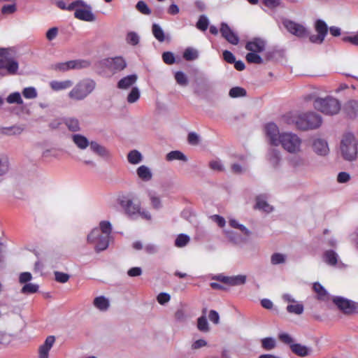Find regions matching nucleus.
Returning <instances> with one entry per match:
<instances>
[{"label":"nucleus","instance_id":"obj_1","mask_svg":"<svg viewBox=\"0 0 358 358\" xmlns=\"http://www.w3.org/2000/svg\"><path fill=\"white\" fill-rule=\"evenodd\" d=\"M112 225L108 221H101L99 227L94 228L87 236V243L94 246L97 252L105 250L109 245Z\"/></svg>","mask_w":358,"mask_h":358},{"label":"nucleus","instance_id":"obj_2","mask_svg":"<svg viewBox=\"0 0 358 358\" xmlns=\"http://www.w3.org/2000/svg\"><path fill=\"white\" fill-rule=\"evenodd\" d=\"M287 122L295 125L299 129L306 131L318 128L322 124V117L313 112L296 113L289 117Z\"/></svg>","mask_w":358,"mask_h":358},{"label":"nucleus","instance_id":"obj_3","mask_svg":"<svg viewBox=\"0 0 358 358\" xmlns=\"http://www.w3.org/2000/svg\"><path fill=\"white\" fill-rule=\"evenodd\" d=\"M119 203L125 215L131 219L136 220L138 217L146 220H151L150 213L142 208L141 204L134 203L130 195H124L119 198Z\"/></svg>","mask_w":358,"mask_h":358},{"label":"nucleus","instance_id":"obj_4","mask_svg":"<svg viewBox=\"0 0 358 358\" xmlns=\"http://www.w3.org/2000/svg\"><path fill=\"white\" fill-rule=\"evenodd\" d=\"M340 152L342 157L348 162H353L358 157V142L352 133L345 134L340 143Z\"/></svg>","mask_w":358,"mask_h":358},{"label":"nucleus","instance_id":"obj_5","mask_svg":"<svg viewBox=\"0 0 358 358\" xmlns=\"http://www.w3.org/2000/svg\"><path fill=\"white\" fill-rule=\"evenodd\" d=\"M96 82L90 78H85L78 82L68 93V97L75 101H83L96 88Z\"/></svg>","mask_w":358,"mask_h":358},{"label":"nucleus","instance_id":"obj_6","mask_svg":"<svg viewBox=\"0 0 358 358\" xmlns=\"http://www.w3.org/2000/svg\"><path fill=\"white\" fill-rule=\"evenodd\" d=\"M71 140L80 150H85L90 146L91 151L97 155L103 158L110 157V152L106 147L98 143L96 141L90 142L88 139L82 134H76L72 135Z\"/></svg>","mask_w":358,"mask_h":358},{"label":"nucleus","instance_id":"obj_7","mask_svg":"<svg viewBox=\"0 0 358 358\" xmlns=\"http://www.w3.org/2000/svg\"><path fill=\"white\" fill-rule=\"evenodd\" d=\"M290 154L297 155L301 152L302 140L292 132H282L280 135L279 145Z\"/></svg>","mask_w":358,"mask_h":358},{"label":"nucleus","instance_id":"obj_8","mask_svg":"<svg viewBox=\"0 0 358 358\" xmlns=\"http://www.w3.org/2000/svg\"><path fill=\"white\" fill-rule=\"evenodd\" d=\"M308 99H314V108L326 115H335L338 113L341 109L339 101L331 96H327L324 99L309 97Z\"/></svg>","mask_w":358,"mask_h":358},{"label":"nucleus","instance_id":"obj_9","mask_svg":"<svg viewBox=\"0 0 358 358\" xmlns=\"http://www.w3.org/2000/svg\"><path fill=\"white\" fill-rule=\"evenodd\" d=\"M18 69V62L10 55L8 50L0 48V75H15Z\"/></svg>","mask_w":358,"mask_h":358},{"label":"nucleus","instance_id":"obj_10","mask_svg":"<svg viewBox=\"0 0 358 358\" xmlns=\"http://www.w3.org/2000/svg\"><path fill=\"white\" fill-rule=\"evenodd\" d=\"M70 9H73L74 17L86 22H94L96 17L92 11V7L83 0H75L71 2Z\"/></svg>","mask_w":358,"mask_h":358},{"label":"nucleus","instance_id":"obj_11","mask_svg":"<svg viewBox=\"0 0 358 358\" xmlns=\"http://www.w3.org/2000/svg\"><path fill=\"white\" fill-rule=\"evenodd\" d=\"M90 66V62L85 59L70 60L65 62H60L55 64L56 70L66 71L71 69H82Z\"/></svg>","mask_w":358,"mask_h":358},{"label":"nucleus","instance_id":"obj_12","mask_svg":"<svg viewBox=\"0 0 358 358\" xmlns=\"http://www.w3.org/2000/svg\"><path fill=\"white\" fill-rule=\"evenodd\" d=\"M103 66L113 73L121 71L127 66V62L122 57H109L101 62Z\"/></svg>","mask_w":358,"mask_h":358},{"label":"nucleus","instance_id":"obj_13","mask_svg":"<svg viewBox=\"0 0 358 358\" xmlns=\"http://www.w3.org/2000/svg\"><path fill=\"white\" fill-rule=\"evenodd\" d=\"M283 25L286 29L293 35L298 37H304L308 34L306 27L296 22L289 20L283 21Z\"/></svg>","mask_w":358,"mask_h":358},{"label":"nucleus","instance_id":"obj_14","mask_svg":"<svg viewBox=\"0 0 358 358\" xmlns=\"http://www.w3.org/2000/svg\"><path fill=\"white\" fill-rule=\"evenodd\" d=\"M265 131L270 144L279 145L281 133L279 132L278 126L273 122L268 123L265 127Z\"/></svg>","mask_w":358,"mask_h":358},{"label":"nucleus","instance_id":"obj_15","mask_svg":"<svg viewBox=\"0 0 358 358\" xmlns=\"http://www.w3.org/2000/svg\"><path fill=\"white\" fill-rule=\"evenodd\" d=\"M220 32L222 36L231 44L237 45L239 42L238 36L225 23H221Z\"/></svg>","mask_w":358,"mask_h":358},{"label":"nucleus","instance_id":"obj_16","mask_svg":"<svg viewBox=\"0 0 358 358\" xmlns=\"http://www.w3.org/2000/svg\"><path fill=\"white\" fill-rule=\"evenodd\" d=\"M333 301L345 313H350L355 309V303L343 297H334Z\"/></svg>","mask_w":358,"mask_h":358},{"label":"nucleus","instance_id":"obj_17","mask_svg":"<svg viewBox=\"0 0 358 358\" xmlns=\"http://www.w3.org/2000/svg\"><path fill=\"white\" fill-rule=\"evenodd\" d=\"M266 43L264 40L256 38L248 41L245 45V49L250 52L259 53L265 50Z\"/></svg>","mask_w":358,"mask_h":358},{"label":"nucleus","instance_id":"obj_18","mask_svg":"<svg viewBox=\"0 0 358 358\" xmlns=\"http://www.w3.org/2000/svg\"><path fill=\"white\" fill-rule=\"evenodd\" d=\"M55 342V338L53 336H49L46 338L43 344L38 348L39 358H48L49 351Z\"/></svg>","mask_w":358,"mask_h":358},{"label":"nucleus","instance_id":"obj_19","mask_svg":"<svg viewBox=\"0 0 358 358\" xmlns=\"http://www.w3.org/2000/svg\"><path fill=\"white\" fill-rule=\"evenodd\" d=\"M223 233L227 240L234 245H241L247 241L246 238H244L243 236L234 231L224 229L223 230Z\"/></svg>","mask_w":358,"mask_h":358},{"label":"nucleus","instance_id":"obj_20","mask_svg":"<svg viewBox=\"0 0 358 358\" xmlns=\"http://www.w3.org/2000/svg\"><path fill=\"white\" fill-rule=\"evenodd\" d=\"M313 149L315 153L321 156H325L329 152L327 142L322 138L315 139L313 143Z\"/></svg>","mask_w":358,"mask_h":358},{"label":"nucleus","instance_id":"obj_21","mask_svg":"<svg viewBox=\"0 0 358 358\" xmlns=\"http://www.w3.org/2000/svg\"><path fill=\"white\" fill-rule=\"evenodd\" d=\"M267 159L273 166H278L282 160L280 151L276 148H269L267 153Z\"/></svg>","mask_w":358,"mask_h":358},{"label":"nucleus","instance_id":"obj_22","mask_svg":"<svg viewBox=\"0 0 358 358\" xmlns=\"http://www.w3.org/2000/svg\"><path fill=\"white\" fill-rule=\"evenodd\" d=\"M73 83L71 80H52L50 83L51 89L54 91H62L71 88Z\"/></svg>","mask_w":358,"mask_h":358},{"label":"nucleus","instance_id":"obj_23","mask_svg":"<svg viewBox=\"0 0 358 358\" xmlns=\"http://www.w3.org/2000/svg\"><path fill=\"white\" fill-rule=\"evenodd\" d=\"M138 77L136 74L129 75L120 79L117 83V87L122 90H127L136 83Z\"/></svg>","mask_w":358,"mask_h":358},{"label":"nucleus","instance_id":"obj_24","mask_svg":"<svg viewBox=\"0 0 358 358\" xmlns=\"http://www.w3.org/2000/svg\"><path fill=\"white\" fill-rule=\"evenodd\" d=\"M138 177L144 182L151 180L152 173L149 167L145 165H141L136 169Z\"/></svg>","mask_w":358,"mask_h":358},{"label":"nucleus","instance_id":"obj_25","mask_svg":"<svg viewBox=\"0 0 358 358\" xmlns=\"http://www.w3.org/2000/svg\"><path fill=\"white\" fill-rule=\"evenodd\" d=\"M148 196L152 208L159 210L162 208V201L159 194L152 190L148 191Z\"/></svg>","mask_w":358,"mask_h":358},{"label":"nucleus","instance_id":"obj_26","mask_svg":"<svg viewBox=\"0 0 358 358\" xmlns=\"http://www.w3.org/2000/svg\"><path fill=\"white\" fill-rule=\"evenodd\" d=\"M255 208L266 213H270L273 210L272 206L267 203L266 196L264 195L257 196Z\"/></svg>","mask_w":358,"mask_h":358},{"label":"nucleus","instance_id":"obj_27","mask_svg":"<svg viewBox=\"0 0 358 358\" xmlns=\"http://www.w3.org/2000/svg\"><path fill=\"white\" fill-rule=\"evenodd\" d=\"M290 348L294 353L301 357L308 356L312 352L311 348L299 343L292 344Z\"/></svg>","mask_w":358,"mask_h":358},{"label":"nucleus","instance_id":"obj_28","mask_svg":"<svg viewBox=\"0 0 358 358\" xmlns=\"http://www.w3.org/2000/svg\"><path fill=\"white\" fill-rule=\"evenodd\" d=\"M344 110L350 117H355L358 113V102L355 100L348 101L345 106Z\"/></svg>","mask_w":358,"mask_h":358},{"label":"nucleus","instance_id":"obj_29","mask_svg":"<svg viewBox=\"0 0 358 358\" xmlns=\"http://www.w3.org/2000/svg\"><path fill=\"white\" fill-rule=\"evenodd\" d=\"M93 305L95 308L101 311H106L108 310L110 303L108 299L105 296H97L94 299Z\"/></svg>","mask_w":358,"mask_h":358},{"label":"nucleus","instance_id":"obj_30","mask_svg":"<svg viewBox=\"0 0 358 358\" xmlns=\"http://www.w3.org/2000/svg\"><path fill=\"white\" fill-rule=\"evenodd\" d=\"M24 128L22 126L14 125L9 127H3L1 129V134L6 136H18L20 135Z\"/></svg>","mask_w":358,"mask_h":358},{"label":"nucleus","instance_id":"obj_31","mask_svg":"<svg viewBox=\"0 0 358 358\" xmlns=\"http://www.w3.org/2000/svg\"><path fill=\"white\" fill-rule=\"evenodd\" d=\"M289 163L296 170L302 169L306 165L305 159L299 155L292 157L289 160Z\"/></svg>","mask_w":358,"mask_h":358},{"label":"nucleus","instance_id":"obj_32","mask_svg":"<svg viewBox=\"0 0 358 358\" xmlns=\"http://www.w3.org/2000/svg\"><path fill=\"white\" fill-rule=\"evenodd\" d=\"M324 261L330 266H336L338 263V255L334 250H327L324 253Z\"/></svg>","mask_w":358,"mask_h":358},{"label":"nucleus","instance_id":"obj_33","mask_svg":"<svg viewBox=\"0 0 358 358\" xmlns=\"http://www.w3.org/2000/svg\"><path fill=\"white\" fill-rule=\"evenodd\" d=\"M127 160L131 164H138L142 162L143 155L139 151L133 150L128 153Z\"/></svg>","mask_w":358,"mask_h":358},{"label":"nucleus","instance_id":"obj_34","mask_svg":"<svg viewBox=\"0 0 358 358\" xmlns=\"http://www.w3.org/2000/svg\"><path fill=\"white\" fill-rule=\"evenodd\" d=\"M152 32L155 38L159 41V42H164L166 39V36L164 34V32L162 27L155 23L152 26Z\"/></svg>","mask_w":358,"mask_h":358},{"label":"nucleus","instance_id":"obj_35","mask_svg":"<svg viewBox=\"0 0 358 358\" xmlns=\"http://www.w3.org/2000/svg\"><path fill=\"white\" fill-rule=\"evenodd\" d=\"M286 310L289 313L301 315L303 313L304 308L301 303L296 301V303L288 305Z\"/></svg>","mask_w":358,"mask_h":358},{"label":"nucleus","instance_id":"obj_36","mask_svg":"<svg viewBox=\"0 0 358 358\" xmlns=\"http://www.w3.org/2000/svg\"><path fill=\"white\" fill-rule=\"evenodd\" d=\"M166 159L167 161H173V160H181L183 162H187V157L180 151L175 150L169 152L166 155Z\"/></svg>","mask_w":358,"mask_h":358},{"label":"nucleus","instance_id":"obj_37","mask_svg":"<svg viewBox=\"0 0 358 358\" xmlns=\"http://www.w3.org/2000/svg\"><path fill=\"white\" fill-rule=\"evenodd\" d=\"M199 57V52L193 48H187L183 52V58L187 61H193Z\"/></svg>","mask_w":358,"mask_h":358},{"label":"nucleus","instance_id":"obj_38","mask_svg":"<svg viewBox=\"0 0 358 358\" xmlns=\"http://www.w3.org/2000/svg\"><path fill=\"white\" fill-rule=\"evenodd\" d=\"M246 282V276L244 275H238L229 277L227 285L231 286H237L245 284Z\"/></svg>","mask_w":358,"mask_h":358},{"label":"nucleus","instance_id":"obj_39","mask_svg":"<svg viewBox=\"0 0 358 358\" xmlns=\"http://www.w3.org/2000/svg\"><path fill=\"white\" fill-rule=\"evenodd\" d=\"M65 124L67 128L71 131H78L80 129V122L76 118H67L65 120Z\"/></svg>","mask_w":358,"mask_h":358},{"label":"nucleus","instance_id":"obj_40","mask_svg":"<svg viewBox=\"0 0 358 358\" xmlns=\"http://www.w3.org/2000/svg\"><path fill=\"white\" fill-rule=\"evenodd\" d=\"M287 255L282 253L275 252L271 256V263L273 265H278L286 262Z\"/></svg>","mask_w":358,"mask_h":358},{"label":"nucleus","instance_id":"obj_41","mask_svg":"<svg viewBox=\"0 0 358 358\" xmlns=\"http://www.w3.org/2000/svg\"><path fill=\"white\" fill-rule=\"evenodd\" d=\"M197 328L201 332H208L209 324L205 315L201 316L197 320Z\"/></svg>","mask_w":358,"mask_h":358},{"label":"nucleus","instance_id":"obj_42","mask_svg":"<svg viewBox=\"0 0 358 358\" xmlns=\"http://www.w3.org/2000/svg\"><path fill=\"white\" fill-rule=\"evenodd\" d=\"M41 157L43 159H48L50 157L58 158V150L55 148H48L44 149L41 152Z\"/></svg>","mask_w":358,"mask_h":358},{"label":"nucleus","instance_id":"obj_43","mask_svg":"<svg viewBox=\"0 0 358 358\" xmlns=\"http://www.w3.org/2000/svg\"><path fill=\"white\" fill-rule=\"evenodd\" d=\"M189 241L190 238L189 236L184 234H180L175 240V245L178 248H182L187 245Z\"/></svg>","mask_w":358,"mask_h":358},{"label":"nucleus","instance_id":"obj_44","mask_svg":"<svg viewBox=\"0 0 358 358\" xmlns=\"http://www.w3.org/2000/svg\"><path fill=\"white\" fill-rule=\"evenodd\" d=\"M246 61L248 63L260 64L263 62L262 58L255 52H250L246 55Z\"/></svg>","mask_w":358,"mask_h":358},{"label":"nucleus","instance_id":"obj_45","mask_svg":"<svg viewBox=\"0 0 358 358\" xmlns=\"http://www.w3.org/2000/svg\"><path fill=\"white\" fill-rule=\"evenodd\" d=\"M140 97V91L138 87H132L131 90L129 93L127 100L128 103H133L136 102Z\"/></svg>","mask_w":358,"mask_h":358},{"label":"nucleus","instance_id":"obj_46","mask_svg":"<svg viewBox=\"0 0 358 358\" xmlns=\"http://www.w3.org/2000/svg\"><path fill=\"white\" fill-rule=\"evenodd\" d=\"M232 98H238L246 96V90L241 87H232L229 92Z\"/></svg>","mask_w":358,"mask_h":358},{"label":"nucleus","instance_id":"obj_47","mask_svg":"<svg viewBox=\"0 0 358 358\" xmlns=\"http://www.w3.org/2000/svg\"><path fill=\"white\" fill-rule=\"evenodd\" d=\"M275 341L271 337L265 338L262 340V346L266 350H271L275 348Z\"/></svg>","mask_w":358,"mask_h":358},{"label":"nucleus","instance_id":"obj_48","mask_svg":"<svg viewBox=\"0 0 358 358\" xmlns=\"http://www.w3.org/2000/svg\"><path fill=\"white\" fill-rule=\"evenodd\" d=\"M6 101L8 103L22 104L23 101L19 92H13L8 96Z\"/></svg>","mask_w":358,"mask_h":358},{"label":"nucleus","instance_id":"obj_49","mask_svg":"<svg viewBox=\"0 0 358 358\" xmlns=\"http://www.w3.org/2000/svg\"><path fill=\"white\" fill-rule=\"evenodd\" d=\"M22 95L24 98L32 99L37 97V91L34 87H25L22 91Z\"/></svg>","mask_w":358,"mask_h":358},{"label":"nucleus","instance_id":"obj_50","mask_svg":"<svg viewBox=\"0 0 358 358\" xmlns=\"http://www.w3.org/2000/svg\"><path fill=\"white\" fill-rule=\"evenodd\" d=\"M315 29L317 32V34L322 35V36H324L327 34V26L326 23L322 20H317L315 23Z\"/></svg>","mask_w":358,"mask_h":358},{"label":"nucleus","instance_id":"obj_51","mask_svg":"<svg viewBox=\"0 0 358 358\" xmlns=\"http://www.w3.org/2000/svg\"><path fill=\"white\" fill-rule=\"evenodd\" d=\"M175 79L177 83L181 86H187L188 84L187 77L182 71H178L176 73Z\"/></svg>","mask_w":358,"mask_h":358},{"label":"nucleus","instance_id":"obj_52","mask_svg":"<svg viewBox=\"0 0 358 358\" xmlns=\"http://www.w3.org/2000/svg\"><path fill=\"white\" fill-rule=\"evenodd\" d=\"M208 346V342L203 338H200L193 341L191 344V350L192 351H196L201 348H205Z\"/></svg>","mask_w":358,"mask_h":358},{"label":"nucleus","instance_id":"obj_53","mask_svg":"<svg viewBox=\"0 0 358 358\" xmlns=\"http://www.w3.org/2000/svg\"><path fill=\"white\" fill-rule=\"evenodd\" d=\"M38 290V286L33 283H27L22 288L21 292L23 294H34Z\"/></svg>","mask_w":358,"mask_h":358},{"label":"nucleus","instance_id":"obj_54","mask_svg":"<svg viewBox=\"0 0 358 358\" xmlns=\"http://www.w3.org/2000/svg\"><path fill=\"white\" fill-rule=\"evenodd\" d=\"M126 41L129 44L136 45L139 43V36L136 32H129L127 35Z\"/></svg>","mask_w":358,"mask_h":358},{"label":"nucleus","instance_id":"obj_55","mask_svg":"<svg viewBox=\"0 0 358 358\" xmlns=\"http://www.w3.org/2000/svg\"><path fill=\"white\" fill-rule=\"evenodd\" d=\"M208 23L207 17L205 15H201L196 23V27L201 31H206L208 28Z\"/></svg>","mask_w":358,"mask_h":358},{"label":"nucleus","instance_id":"obj_56","mask_svg":"<svg viewBox=\"0 0 358 358\" xmlns=\"http://www.w3.org/2000/svg\"><path fill=\"white\" fill-rule=\"evenodd\" d=\"M54 274L55 277V280L61 283L66 282L70 278L69 274L59 271H55Z\"/></svg>","mask_w":358,"mask_h":358},{"label":"nucleus","instance_id":"obj_57","mask_svg":"<svg viewBox=\"0 0 358 358\" xmlns=\"http://www.w3.org/2000/svg\"><path fill=\"white\" fill-rule=\"evenodd\" d=\"M136 7L139 12L144 15H150L151 13L150 9L148 8L147 4L143 1H138Z\"/></svg>","mask_w":358,"mask_h":358},{"label":"nucleus","instance_id":"obj_58","mask_svg":"<svg viewBox=\"0 0 358 358\" xmlns=\"http://www.w3.org/2000/svg\"><path fill=\"white\" fill-rule=\"evenodd\" d=\"M8 170V160L6 157H0V176L6 173Z\"/></svg>","mask_w":358,"mask_h":358},{"label":"nucleus","instance_id":"obj_59","mask_svg":"<svg viewBox=\"0 0 358 358\" xmlns=\"http://www.w3.org/2000/svg\"><path fill=\"white\" fill-rule=\"evenodd\" d=\"M162 58L163 61L167 64H173L175 62L174 55L171 52H164Z\"/></svg>","mask_w":358,"mask_h":358},{"label":"nucleus","instance_id":"obj_60","mask_svg":"<svg viewBox=\"0 0 358 358\" xmlns=\"http://www.w3.org/2000/svg\"><path fill=\"white\" fill-rule=\"evenodd\" d=\"M199 139H200L199 136L195 132H190L188 134V137H187L188 143L191 145H198L199 143Z\"/></svg>","mask_w":358,"mask_h":358},{"label":"nucleus","instance_id":"obj_61","mask_svg":"<svg viewBox=\"0 0 358 358\" xmlns=\"http://www.w3.org/2000/svg\"><path fill=\"white\" fill-rule=\"evenodd\" d=\"M16 11V6L15 3L9 5H5L1 8V13L3 14H12Z\"/></svg>","mask_w":358,"mask_h":358},{"label":"nucleus","instance_id":"obj_62","mask_svg":"<svg viewBox=\"0 0 358 358\" xmlns=\"http://www.w3.org/2000/svg\"><path fill=\"white\" fill-rule=\"evenodd\" d=\"M210 219L220 227H224L225 226L226 221L222 216L213 215L210 217Z\"/></svg>","mask_w":358,"mask_h":358},{"label":"nucleus","instance_id":"obj_63","mask_svg":"<svg viewBox=\"0 0 358 358\" xmlns=\"http://www.w3.org/2000/svg\"><path fill=\"white\" fill-rule=\"evenodd\" d=\"M350 179V176L347 172H340L337 176V181L339 183H345Z\"/></svg>","mask_w":358,"mask_h":358},{"label":"nucleus","instance_id":"obj_64","mask_svg":"<svg viewBox=\"0 0 358 358\" xmlns=\"http://www.w3.org/2000/svg\"><path fill=\"white\" fill-rule=\"evenodd\" d=\"M170 299H171L170 295L169 294L164 293V292L160 293L157 296V301L159 303H160L162 305H164L166 303L169 302L170 301Z\"/></svg>","mask_w":358,"mask_h":358}]
</instances>
